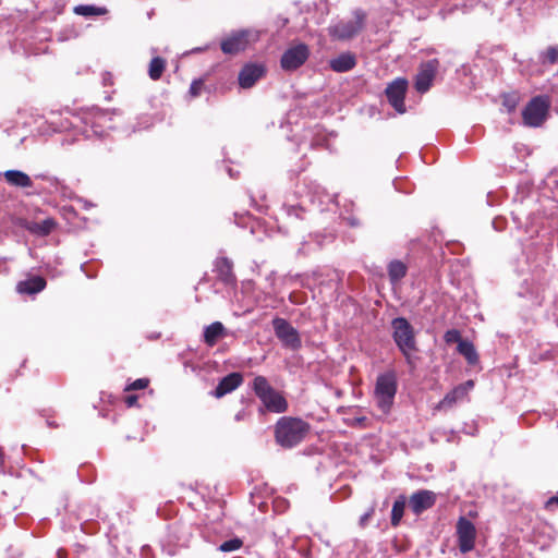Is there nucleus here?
Returning <instances> with one entry per match:
<instances>
[{"mask_svg": "<svg viewBox=\"0 0 558 558\" xmlns=\"http://www.w3.org/2000/svg\"><path fill=\"white\" fill-rule=\"evenodd\" d=\"M451 391H452V395L457 396V399L459 400L468 393V388L465 386H457Z\"/></svg>", "mask_w": 558, "mask_h": 558, "instance_id": "obj_41", "label": "nucleus"}, {"mask_svg": "<svg viewBox=\"0 0 558 558\" xmlns=\"http://www.w3.org/2000/svg\"><path fill=\"white\" fill-rule=\"evenodd\" d=\"M554 506H558V497H551L546 501L547 509H551Z\"/></svg>", "mask_w": 558, "mask_h": 558, "instance_id": "obj_46", "label": "nucleus"}, {"mask_svg": "<svg viewBox=\"0 0 558 558\" xmlns=\"http://www.w3.org/2000/svg\"><path fill=\"white\" fill-rule=\"evenodd\" d=\"M462 386H465L468 388V391L473 388L474 384L472 380L465 381Z\"/></svg>", "mask_w": 558, "mask_h": 558, "instance_id": "obj_49", "label": "nucleus"}, {"mask_svg": "<svg viewBox=\"0 0 558 558\" xmlns=\"http://www.w3.org/2000/svg\"><path fill=\"white\" fill-rule=\"evenodd\" d=\"M539 61L543 64H554L558 61V46H549L545 51L539 53Z\"/></svg>", "mask_w": 558, "mask_h": 558, "instance_id": "obj_31", "label": "nucleus"}, {"mask_svg": "<svg viewBox=\"0 0 558 558\" xmlns=\"http://www.w3.org/2000/svg\"><path fill=\"white\" fill-rule=\"evenodd\" d=\"M456 532L458 537L459 550L468 554L474 549L476 539L475 525L465 517H460L457 521Z\"/></svg>", "mask_w": 558, "mask_h": 558, "instance_id": "obj_12", "label": "nucleus"}, {"mask_svg": "<svg viewBox=\"0 0 558 558\" xmlns=\"http://www.w3.org/2000/svg\"><path fill=\"white\" fill-rule=\"evenodd\" d=\"M36 178L37 179H41V180H46L51 185H57V186L60 185V190H61L62 194L63 195H68L70 198H72V191L69 190L65 185L61 184L58 178L49 177V175H46V174H37Z\"/></svg>", "mask_w": 558, "mask_h": 558, "instance_id": "obj_33", "label": "nucleus"}, {"mask_svg": "<svg viewBox=\"0 0 558 558\" xmlns=\"http://www.w3.org/2000/svg\"><path fill=\"white\" fill-rule=\"evenodd\" d=\"M112 114L100 108H93L82 114L81 123L85 126L83 134L86 137L92 135L104 136L106 129H111Z\"/></svg>", "mask_w": 558, "mask_h": 558, "instance_id": "obj_5", "label": "nucleus"}, {"mask_svg": "<svg viewBox=\"0 0 558 558\" xmlns=\"http://www.w3.org/2000/svg\"><path fill=\"white\" fill-rule=\"evenodd\" d=\"M227 335V329L220 322H214L210 325L204 328V342L208 347H214L219 338H222Z\"/></svg>", "mask_w": 558, "mask_h": 558, "instance_id": "obj_23", "label": "nucleus"}, {"mask_svg": "<svg viewBox=\"0 0 558 558\" xmlns=\"http://www.w3.org/2000/svg\"><path fill=\"white\" fill-rule=\"evenodd\" d=\"M343 220L347 221V223L350 226V227H359L360 226V221L357 218L353 217V216H350V217H343Z\"/></svg>", "mask_w": 558, "mask_h": 558, "instance_id": "obj_43", "label": "nucleus"}, {"mask_svg": "<svg viewBox=\"0 0 558 558\" xmlns=\"http://www.w3.org/2000/svg\"><path fill=\"white\" fill-rule=\"evenodd\" d=\"M74 198L76 199V202H78L80 204H82V205H83V207H84L85 209H88L89 207H92V206H93V204H92V203H89L88 201H86V199H84V198H82V197L75 196Z\"/></svg>", "mask_w": 558, "mask_h": 558, "instance_id": "obj_45", "label": "nucleus"}, {"mask_svg": "<svg viewBox=\"0 0 558 558\" xmlns=\"http://www.w3.org/2000/svg\"><path fill=\"white\" fill-rule=\"evenodd\" d=\"M310 57V48L306 44L291 45L280 58V66L286 72L300 69Z\"/></svg>", "mask_w": 558, "mask_h": 558, "instance_id": "obj_8", "label": "nucleus"}, {"mask_svg": "<svg viewBox=\"0 0 558 558\" xmlns=\"http://www.w3.org/2000/svg\"><path fill=\"white\" fill-rule=\"evenodd\" d=\"M73 12L76 15L90 17L97 15H105L108 11L105 7H97L94 4H78L74 7Z\"/></svg>", "mask_w": 558, "mask_h": 558, "instance_id": "obj_27", "label": "nucleus"}, {"mask_svg": "<svg viewBox=\"0 0 558 558\" xmlns=\"http://www.w3.org/2000/svg\"><path fill=\"white\" fill-rule=\"evenodd\" d=\"M391 337L403 355L405 363L415 367L414 353L418 351L415 331L413 326L405 317H396L391 320Z\"/></svg>", "mask_w": 558, "mask_h": 558, "instance_id": "obj_1", "label": "nucleus"}, {"mask_svg": "<svg viewBox=\"0 0 558 558\" xmlns=\"http://www.w3.org/2000/svg\"><path fill=\"white\" fill-rule=\"evenodd\" d=\"M271 325L275 336L284 349L299 351L302 348L300 332L286 318L275 317Z\"/></svg>", "mask_w": 558, "mask_h": 558, "instance_id": "obj_6", "label": "nucleus"}, {"mask_svg": "<svg viewBox=\"0 0 558 558\" xmlns=\"http://www.w3.org/2000/svg\"><path fill=\"white\" fill-rule=\"evenodd\" d=\"M82 116H71L69 110L64 112H50L45 123L48 125L43 132H65L72 128H77V123L81 122Z\"/></svg>", "mask_w": 558, "mask_h": 558, "instance_id": "obj_11", "label": "nucleus"}, {"mask_svg": "<svg viewBox=\"0 0 558 558\" xmlns=\"http://www.w3.org/2000/svg\"><path fill=\"white\" fill-rule=\"evenodd\" d=\"M137 403V396L130 395L125 398V404L131 408L134 407Z\"/></svg>", "mask_w": 558, "mask_h": 558, "instance_id": "obj_44", "label": "nucleus"}, {"mask_svg": "<svg viewBox=\"0 0 558 558\" xmlns=\"http://www.w3.org/2000/svg\"><path fill=\"white\" fill-rule=\"evenodd\" d=\"M1 175L10 186L20 189H29L33 186V180L31 177L21 170H7L1 173Z\"/></svg>", "mask_w": 558, "mask_h": 558, "instance_id": "obj_19", "label": "nucleus"}, {"mask_svg": "<svg viewBox=\"0 0 558 558\" xmlns=\"http://www.w3.org/2000/svg\"><path fill=\"white\" fill-rule=\"evenodd\" d=\"M365 14L357 10L354 12V20L339 21L329 27V35L332 38L347 40L354 37L364 26Z\"/></svg>", "mask_w": 558, "mask_h": 558, "instance_id": "obj_9", "label": "nucleus"}, {"mask_svg": "<svg viewBox=\"0 0 558 558\" xmlns=\"http://www.w3.org/2000/svg\"><path fill=\"white\" fill-rule=\"evenodd\" d=\"M171 534L169 535V537L172 539H175L177 544L179 546H185L190 539V533H183L182 535H177V531H178V526L177 525H172L171 526Z\"/></svg>", "mask_w": 558, "mask_h": 558, "instance_id": "obj_35", "label": "nucleus"}, {"mask_svg": "<svg viewBox=\"0 0 558 558\" xmlns=\"http://www.w3.org/2000/svg\"><path fill=\"white\" fill-rule=\"evenodd\" d=\"M444 340L447 344L450 343H460L464 339H462L461 333L458 329H449L444 335Z\"/></svg>", "mask_w": 558, "mask_h": 558, "instance_id": "obj_34", "label": "nucleus"}, {"mask_svg": "<svg viewBox=\"0 0 558 558\" xmlns=\"http://www.w3.org/2000/svg\"><path fill=\"white\" fill-rule=\"evenodd\" d=\"M356 64L355 57L350 52H343L329 61V66L337 73L352 70Z\"/></svg>", "mask_w": 558, "mask_h": 558, "instance_id": "obj_22", "label": "nucleus"}, {"mask_svg": "<svg viewBox=\"0 0 558 558\" xmlns=\"http://www.w3.org/2000/svg\"><path fill=\"white\" fill-rule=\"evenodd\" d=\"M436 502V494L432 490L420 489L413 493L409 498V507L412 512L420 515L430 509Z\"/></svg>", "mask_w": 558, "mask_h": 558, "instance_id": "obj_16", "label": "nucleus"}, {"mask_svg": "<svg viewBox=\"0 0 558 558\" xmlns=\"http://www.w3.org/2000/svg\"><path fill=\"white\" fill-rule=\"evenodd\" d=\"M215 271L219 280L226 284H232L235 282V276L233 274V263L228 257H219L215 262Z\"/></svg>", "mask_w": 558, "mask_h": 558, "instance_id": "obj_20", "label": "nucleus"}, {"mask_svg": "<svg viewBox=\"0 0 558 558\" xmlns=\"http://www.w3.org/2000/svg\"><path fill=\"white\" fill-rule=\"evenodd\" d=\"M306 197L320 213L335 211L338 208L337 196L318 184L311 187Z\"/></svg>", "mask_w": 558, "mask_h": 558, "instance_id": "obj_13", "label": "nucleus"}, {"mask_svg": "<svg viewBox=\"0 0 558 558\" xmlns=\"http://www.w3.org/2000/svg\"><path fill=\"white\" fill-rule=\"evenodd\" d=\"M168 554H169V555H173V554H174V551H173V550H171V549H169V550H168Z\"/></svg>", "mask_w": 558, "mask_h": 558, "instance_id": "obj_52", "label": "nucleus"}, {"mask_svg": "<svg viewBox=\"0 0 558 558\" xmlns=\"http://www.w3.org/2000/svg\"><path fill=\"white\" fill-rule=\"evenodd\" d=\"M243 377L240 373L233 372L222 377L217 387L215 388L213 396L216 398H222L223 396L232 392L241 386Z\"/></svg>", "mask_w": 558, "mask_h": 558, "instance_id": "obj_18", "label": "nucleus"}, {"mask_svg": "<svg viewBox=\"0 0 558 558\" xmlns=\"http://www.w3.org/2000/svg\"><path fill=\"white\" fill-rule=\"evenodd\" d=\"M332 239H333V235H332L331 233H329V234H327V235H323V236H320V235H318V234H316V235H315V241H316V243H317V246H319V247H320L325 242H331V241H332Z\"/></svg>", "mask_w": 558, "mask_h": 558, "instance_id": "obj_40", "label": "nucleus"}, {"mask_svg": "<svg viewBox=\"0 0 558 558\" xmlns=\"http://www.w3.org/2000/svg\"><path fill=\"white\" fill-rule=\"evenodd\" d=\"M310 425L296 417L283 416L275 426V437L278 445L290 449L298 446L307 435Z\"/></svg>", "mask_w": 558, "mask_h": 558, "instance_id": "obj_2", "label": "nucleus"}, {"mask_svg": "<svg viewBox=\"0 0 558 558\" xmlns=\"http://www.w3.org/2000/svg\"><path fill=\"white\" fill-rule=\"evenodd\" d=\"M204 82L203 80H194L189 89V94L191 97H197L201 94V90L203 88Z\"/></svg>", "mask_w": 558, "mask_h": 558, "instance_id": "obj_37", "label": "nucleus"}, {"mask_svg": "<svg viewBox=\"0 0 558 558\" xmlns=\"http://www.w3.org/2000/svg\"><path fill=\"white\" fill-rule=\"evenodd\" d=\"M407 266L401 260H392L388 265V276L392 284L398 283L407 275Z\"/></svg>", "mask_w": 558, "mask_h": 558, "instance_id": "obj_25", "label": "nucleus"}, {"mask_svg": "<svg viewBox=\"0 0 558 558\" xmlns=\"http://www.w3.org/2000/svg\"><path fill=\"white\" fill-rule=\"evenodd\" d=\"M493 225H494V228L499 230V228L497 227V222L496 221H493Z\"/></svg>", "mask_w": 558, "mask_h": 558, "instance_id": "obj_51", "label": "nucleus"}, {"mask_svg": "<svg viewBox=\"0 0 558 558\" xmlns=\"http://www.w3.org/2000/svg\"><path fill=\"white\" fill-rule=\"evenodd\" d=\"M438 68H439L438 59H432V60L421 63V65L418 68V72L415 76V84H414L415 89L418 93L424 94L430 88L433 81L436 76V73L438 71Z\"/></svg>", "mask_w": 558, "mask_h": 558, "instance_id": "obj_14", "label": "nucleus"}, {"mask_svg": "<svg viewBox=\"0 0 558 558\" xmlns=\"http://www.w3.org/2000/svg\"><path fill=\"white\" fill-rule=\"evenodd\" d=\"M409 82L404 77H397L388 83L385 95L389 105L398 112L404 113L407 111L404 98L408 90Z\"/></svg>", "mask_w": 558, "mask_h": 558, "instance_id": "obj_10", "label": "nucleus"}, {"mask_svg": "<svg viewBox=\"0 0 558 558\" xmlns=\"http://www.w3.org/2000/svg\"><path fill=\"white\" fill-rule=\"evenodd\" d=\"M46 287V280L40 276H33L26 280L20 281L16 291L20 294L33 295L43 291Z\"/></svg>", "mask_w": 558, "mask_h": 558, "instance_id": "obj_21", "label": "nucleus"}, {"mask_svg": "<svg viewBox=\"0 0 558 558\" xmlns=\"http://www.w3.org/2000/svg\"><path fill=\"white\" fill-rule=\"evenodd\" d=\"M149 380L147 378H138L126 386V390H141L148 386Z\"/></svg>", "mask_w": 558, "mask_h": 558, "instance_id": "obj_38", "label": "nucleus"}, {"mask_svg": "<svg viewBox=\"0 0 558 558\" xmlns=\"http://www.w3.org/2000/svg\"><path fill=\"white\" fill-rule=\"evenodd\" d=\"M3 461H4L3 449H2V447L0 446V466H2Z\"/></svg>", "mask_w": 558, "mask_h": 558, "instance_id": "obj_50", "label": "nucleus"}, {"mask_svg": "<svg viewBox=\"0 0 558 558\" xmlns=\"http://www.w3.org/2000/svg\"><path fill=\"white\" fill-rule=\"evenodd\" d=\"M252 388L268 411L282 413L287 410L286 399L270 386L266 377L256 376Z\"/></svg>", "mask_w": 558, "mask_h": 558, "instance_id": "obj_4", "label": "nucleus"}, {"mask_svg": "<svg viewBox=\"0 0 558 558\" xmlns=\"http://www.w3.org/2000/svg\"><path fill=\"white\" fill-rule=\"evenodd\" d=\"M549 102L545 97L536 96L532 98L522 111L524 124L537 128L546 119Z\"/></svg>", "mask_w": 558, "mask_h": 558, "instance_id": "obj_7", "label": "nucleus"}, {"mask_svg": "<svg viewBox=\"0 0 558 558\" xmlns=\"http://www.w3.org/2000/svg\"><path fill=\"white\" fill-rule=\"evenodd\" d=\"M398 390V379L395 371H387L377 376L374 398L377 407L385 414L389 413Z\"/></svg>", "mask_w": 558, "mask_h": 558, "instance_id": "obj_3", "label": "nucleus"}, {"mask_svg": "<svg viewBox=\"0 0 558 558\" xmlns=\"http://www.w3.org/2000/svg\"><path fill=\"white\" fill-rule=\"evenodd\" d=\"M266 73V68L262 63H246L239 72L238 81L241 88L253 87Z\"/></svg>", "mask_w": 558, "mask_h": 558, "instance_id": "obj_15", "label": "nucleus"}, {"mask_svg": "<svg viewBox=\"0 0 558 558\" xmlns=\"http://www.w3.org/2000/svg\"><path fill=\"white\" fill-rule=\"evenodd\" d=\"M457 351L465 357L469 364L474 365L478 362V354L471 341H461L457 347Z\"/></svg>", "mask_w": 558, "mask_h": 558, "instance_id": "obj_26", "label": "nucleus"}, {"mask_svg": "<svg viewBox=\"0 0 558 558\" xmlns=\"http://www.w3.org/2000/svg\"><path fill=\"white\" fill-rule=\"evenodd\" d=\"M504 104H505V106H507L509 108V110H512L515 107V102L510 101L509 99H506Z\"/></svg>", "mask_w": 558, "mask_h": 558, "instance_id": "obj_47", "label": "nucleus"}, {"mask_svg": "<svg viewBox=\"0 0 558 558\" xmlns=\"http://www.w3.org/2000/svg\"><path fill=\"white\" fill-rule=\"evenodd\" d=\"M226 170H227V172H228L230 178H232V179L236 178L238 173H235L232 168L226 167Z\"/></svg>", "mask_w": 558, "mask_h": 558, "instance_id": "obj_48", "label": "nucleus"}, {"mask_svg": "<svg viewBox=\"0 0 558 558\" xmlns=\"http://www.w3.org/2000/svg\"><path fill=\"white\" fill-rule=\"evenodd\" d=\"M54 225L52 219H45L40 222H34L28 229L38 235H48L54 228Z\"/></svg>", "mask_w": 558, "mask_h": 558, "instance_id": "obj_29", "label": "nucleus"}, {"mask_svg": "<svg viewBox=\"0 0 558 558\" xmlns=\"http://www.w3.org/2000/svg\"><path fill=\"white\" fill-rule=\"evenodd\" d=\"M407 506V498L404 495L398 496V498L395 500L391 509V517H390V523L393 527H397L400 525V522L404 514V509Z\"/></svg>", "mask_w": 558, "mask_h": 558, "instance_id": "obj_24", "label": "nucleus"}, {"mask_svg": "<svg viewBox=\"0 0 558 558\" xmlns=\"http://www.w3.org/2000/svg\"><path fill=\"white\" fill-rule=\"evenodd\" d=\"M167 61L161 57H154L148 64V76L153 81H158L166 69Z\"/></svg>", "mask_w": 558, "mask_h": 558, "instance_id": "obj_28", "label": "nucleus"}, {"mask_svg": "<svg viewBox=\"0 0 558 558\" xmlns=\"http://www.w3.org/2000/svg\"><path fill=\"white\" fill-rule=\"evenodd\" d=\"M247 416H248L247 411H246V410H244V409H242V410H240V411L234 415V420H235L236 422H241V421L246 420V418H247Z\"/></svg>", "mask_w": 558, "mask_h": 558, "instance_id": "obj_42", "label": "nucleus"}, {"mask_svg": "<svg viewBox=\"0 0 558 558\" xmlns=\"http://www.w3.org/2000/svg\"><path fill=\"white\" fill-rule=\"evenodd\" d=\"M246 36L247 33L245 31L233 32L220 43L222 52L226 54H234L244 50L247 44Z\"/></svg>", "mask_w": 558, "mask_h": 558, "instance_id": "obj_17", "label": "nucleus"}, {"mask_svg": "<svg viewBox=\"0 0 558 558\" xmlns=\"http://www.w3.org/2000/svg\"><path fill=\"white\" fill-rule=\"evenodd\" d=\"M243 546V542L239 537H233L231 539H228L223 543H221L218 547V549L222 553H231L240 549Z\"/></svg>", "mask_w": 558, "mask_h": 558, "instance_id": "obj_32", "label": "nucleus"}, {"mask_svg": "<svg viewBox=\"0 0 558 558\" xmlns=\"http://www.w3.org/2000/svg\"><path fill=\"white\" fill-rule=\"evenodd\" d=\"M375 512V507L372 506L364 514L361 515L360 518V526L364 527L367 525L369 519L373 517Z\"/></svg>", "mask_w": 558, "mask_h": 558, "instance_id": "obj_39", "label": "nucleus"}, {"mask_svg": "<svg viewBox=\"0 0 558 558\" xmlns=\"http://www.w3.org/2000/svg\"><path fill=\"white\" fill-rule=\"evenodd\" d=\"M458 401L457 396L452 395V391H449L444 399L438 403V409H445L452 407Z\"/></svg>", "mask_w": 558, "mask_h": 558, "instance_id": "obj_36", "label": "nucleus"}, {"mask_svg": "<svg viewBox=\"0 0 558 558\" xmlns=\"http://www.w3.org/2000/svg\"><path fill=\"white\" fill-rule=\"evenodd\" d=\"M303 203H299L296 205H288L283 204L281 207L282 215H286L288 218H302V215L304 213Z\"/></svg>", "mask_w": 558, "mask_h": 558, "instance_id": "obj_30", "label": "nucleus"}]
</instances>
